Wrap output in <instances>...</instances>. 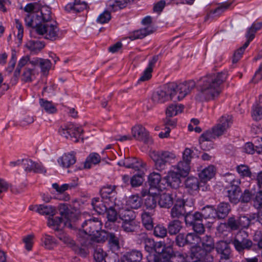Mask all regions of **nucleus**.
Here are the masks:
<instances>
[{"mask_svg":"<svg viewBox=\"0 0 262 262\" xmlns=\"http://www.w3.org/2000/svg\"><path fill=\"white\" fill-rule=\"evenodd\" d=\"M194 80H190L179 84L170 82L155 92L152 100L155 103H162L169 100L174 102L181 101L195 86Z\"/></svg>","mask_w":262,"mask_h":262,"instance_id":"1","label":"nucleus"},{"mask_svg":"<svg viewBox=\"0 0 262 262\" xmlns=\"http://www.w3.org/2000/svg\"><path fill=\"white\" fill-rule=\"evenodd\" d=\"M226 72L207 74L199 81V92L195 96L200 101H209L218 98L222 92V84L227 78Z\"/></svg>","mask_w":262,"mask_h":262,"instance_id":"2","label":"nucleus"},{"mask_svg":"<svg viewBox=\"0 0 262 262\" xmlns=\"http://www.w3.org/2000/svg\"><path fill=\"white\" fill-rule=\"evenodd\" d=\"M202 247H193L191 248V256L194 257L203 258L206 262H212L213 257L211 252L214 249L213 238L210 235H206L201 238Z\"/></svg>","mask_w":262,"mask_h":262,"instance_id":"3","label":"nucleus"},{"mask_svg":"<svg viewBox=\"0 0 262 262\" xmlns=\"http://www.w3.org/2000/svg\"><path fill=\"white\" fill-rule=\"evenodd\" d=\"M51 8L47 6H41L37 11L32 12L27 15L25 18L27 26L32 27L36 30L38 27L41 26L44 20L49 18Z\"/></svg>","mask_w":262,"mask_h":262,"instance_id":"4","label":"nucleus"},{"mask_svg":"<svg viewBox=\"0 0 262 262\" xmlns=\"http://www.w3.org/2000/svg\"><path fill=\"white\" fill-rule=\"evenodd\" d=\"M224 180L230 186L227 191V196L229 201L233 204H237L239 202L241 189L239 185L241 183V179L236 178L232 173H227L225 175Z\"/></svg>","mask_w":262,"mask_h":262,"instance_id":"5","label":"nucleus"},{"mask_svg":"<svg viewBox=\"0 0 262 262\" xmlns=\"http://www.w3.org/2000/svg\"><path fill=\"white\" fill-rule=\"evenodd\" d=\"M36 32L39 35H45V38L51 40H55L59 38V28L57 23L52 18L51 13L49 14V18L44 20L41 26L38 27Z\"/></svg>","mask_w":262,"mask_h":262,"instance_id":"6","label":"nucleus"},{"mask_svg":"<svg viewBox=\"0 0 262 262\" xmlns=\"http://www.w3.org/2000/svg\"><path fill=\"white\" fill-rule=\"evenodd\" d=\"M229 244L233 245L235 250L239 254L244 253L245 250H250L253 242L249 238L247 232L239 230L235 236L229 241Z\"/></svg>","mask_w":262,"mask_h":262,"instance_id":"7","label":"nucleus"},{"mask_svg":"<svg viewBox=\"0 0 262 262\" xmlns=\"http://www.w3.org/2000/svg\"><path fill=\"white\" fill-rule=\"evenodd\" d=\"M120 218L122 221L121 227L127 233H133L139 229L138 223L136 221L135 212L132 210L122 209L120 212Z\"/></svg>","mask_w":262,"mask_h":262,"instance_id":"8","label":"nucleus"},{"mask_svg":"<svg viewBox=\"0 0 262 262\" xmlns=\"http://www.w3.org/2000/svg\"><path fill=\"white\" fill-rule=\"evenodd\" d=\"M150 157L155 162L156 169L160 171L165 169L167 164L176 157L173 152L164 150L152 151Z\"/></svg>","mask_w":262,"mask_h":262,"instance_id":"9","label":"nucleus"},{"mask_svg":"<svg viewBox=\"0 0 262 262\" xmlns=\"http://www.w3.org/2000/svg\"><path fill=\"white\" fill-rule=\"evenodd\" d=\"M60 213L61 217L53 216L49 217L48 220V225L49 227L53 228L55 231H58L60 230L59 227L60 224L63 222V218L67 220L66 222L64 223L65 226H68L69 228L72 227V225L70 223H68V221H71V217L72 216V213L69 209L67 205L63 204L61 205L60 208Z\"/></svg>","mask_w":262,"mask_h":262,"instance_id":"10","label":"nucleus"},{"mask_svg":"<svg viewBox=\"0 0 262 262\" xmlns=\"http://www.w3.org/2000/svg\"><path fill=\"white\" fill-rule=\"evenodd\" d=\"M203 218L201 212L198 211L194 213L189 212L185 216V222L187 226L192 227L195 232L202 234L205 231V227L202 223Z\"/></svg>","mask_w":262,"mask_h":262,"instance_id":"11","label":"nucleus"},{"mask_svg":"<svg viewBox=\"0 0 262 262\" xmlns=\"http://www.w3.org/2000/svg\"><path fill=\"white\" fill-rule=\"evenodd\" d=\"M102 228V223L96 218L90 219L85 221L81 225V231L88 235L93 237H98Z\"/></svg>","mask_w":262,"mask_h":262,"instance_id":"12","label":"nucleus"},{"mask_svg":"<svg viewBox=\"0 0 262 262\" xmlns=\"http://www.w3.org/2000/svg\"><path fill=\"white\" fill-rule=\"evenodd\" d=\"M82 129L81 127H76L73 124L68 123L60 126L59 128V134L66 138H75V142L78 141V138H79Z\"/></svg>","mask_w":262,"mask_h":262,"instance_id":"13","label":"nucleus"},{"mask_svg":"<svg viewBox=\"0 0 262 262\" xmlns=\"http://www.w3.org/2000/svg\"><path fill=\"white\" fill-rule=\"evenodd\" d=\"M229 244V243L223 241L217 243L215 249L217 253L220 255L219 262H232V255Z\"/></svg>","mask_w":262,"mask_h":262,"instance_id":"14","label":"nucleus"},{"mask_svg":"<svg viewBox=\"0 0 262 262\" xmlns=\"http://www.w3.org/2000/svg\"><path fill=\"white\" fill-rule=\"evenodd\" d=\"M103 241H107L108 246L112 252H118L120 249V245L118 236L114 233L105 231H101L99 234Z\"/></svg>","mask_w":262,"mask_h":262,"instance_id":"15","label":"nucleus"},{"mask_svg":"<svg viewBox=\"0 0 262 262\" xmlns=\"http://www.w3.org/2000/svg\"><path fill=\"white\" fill-rule=\"evenodd\" d=\"M132 133L133 137L138 141L147 144L152 142L148 132L141 125H137L133 127Z\"/></svg>","mask_w":262,"mask_h":262,"instance_id":"16","label":"nucleus"},{"mask_svg":"<svg viewBox=\"0 0 262 262\" xmlns=\"http://www.w3.org/2000/svg\"><path fill=\"white\" fill-rule=\"evenodd\" d=\"M188 213L185 208V202L183 199L177 198L176 203L170 210V216L172 219H180Z\"/></svg>","mask_w":262,"mask_h":262,"instance_id":"17","label":"nucleus"},{"mask_svg":"<svg viewBox=\"0 0 262 262\" xmlns=\"http://www.w3.org/2000/svg\"><path fill=\"white\" fill-rule=\"evenodd\" d=\"M177 191L171 193H163L159 196L158 205L161 208L169 209L173 205L174 200H176Z\"/></svg>","mask_w":262,"mask_h":262,"instance_id":"18","label":"nucleus"},{"mask_svg":"<svg viewBox=\"0 0 262 262\" xmlns=\"http://www.w3.org/2000/svg\"><path fill=\"white\" fill-rule=\"evenodd\" d=\"M23 167L27 172L45 173L46 170L43 165L30 159H23Z\"/></svg>","mask_w":262,"mask_h":262,"instance_id":"19","label":"nucleus"},{"mask_svg":"<svg viewBox=\"0 0 262 262\" xmlns=\"http://www.w3.org/2000/svg\"><path fill=\"white\" fill-rule=\"evenodd\" d=\"M183 177L178 172L173 169L169 172L168 175L163 179L165 183L171 188L177 189L181 183V178Z\"/></svg>","mask_w":262,"mask_h":262,"instance_id":"20","label":"nucleus"},{"mask_svg":"<svg viewBox=\"0 0 262 262\" xmlns=\"http://www.w3.org/2000/svg\"><path fill=\"white\" fill-rule=\"evenodd\" d=\"M161 179V175L156 172L150 173L148 177V182L151 188L155 189L156 191H162L165 188L164 181Z\"/></svg>","mask_w":262,"mask_h":262,"instance_id":"21","label":"nucleus"},{"mask_svg":"<svg viewBox=\"0 0 262 262\" xmlns=\"http://www.w3.org/2000/svg\"><path fill=\"white\" fill-rule=\"evenodd\" d=\"M143 254L140 250H132L125 253L121 257V262H140Z\"/></svg>","mask_w":262,"mask_h":262,"instance_id":"22","label":"nucleus"},{"mask_svg":"<svg viewBox=\"0 0 262 262\" xmlns=\"http://www.w3.org/2000/svg\"><path fill=\"white\" fill-rule=\"evenodd\" d=\"M161 251V254L148 253L146 258L148 262H169L170 258L171 255V252L169 251L167 255L165 256L164 248Z\"/></svg>","mask_w":262,"mask_h":262,"instance_id":"23","label":"nucleus"},{"mask_svg":"<svg viewBox=\"0 0 262 262\" xmlns=\"http://www.w3.org/2000/svg\"><path fill=\"white\" fill-rule=\"evenodd\" d=\"M216 168L213 165H210L202 169L199 173V177L202 182H206L211 179L215 175Z\"/></svg>","mask_w":262,"mask_h":262,"instance_id":"24","label":"nucleus"},{"mask_svg":"<svg viewBox=\"0 0 262 262\" xmlns=\"http://www.w3.org/2000/svg\"><path fill=\"white\" fill-rule=\"evenodd\" d=\"M134 0H110L107 2L108 9L111 11H117L122 9Z\"/></svg>","mask_w":262,"mask_h":262,"instance_id":"25","label":"nucleus"},{"mask_svg":"<svg viewBox=\"0 0 262 262\" xmlns=\"http://www.w3.org/2000/svg\"><path fill=\"white\" fill-rule=\"evenodd\" d=\"M218 219H225L231 211V207L228 203L221 202L215 208Z\"/></svg>","mask_w":262,"mask_h":262,"instance_id":"26","label":"nucleus"},{"mask_svg":"<svg viewBox=\"0 0 262 262\" xmlns=\"http://www.w3.org/2000/svg\"><path fill=\"white\" fill-rule=\"evenodd\" d=\"M152 28L151 27H147L143 29H139L133 32L129 36L131 40L142 39L153 32Z\"/></svg>","mask_w":262,"mask_h":262,"instance_id":"27","label":"nucleus"},{"mask_svg":"<svg viewBox=\"0 0 262 262\" xmlns=\"http://www.w3.org/2000/svg\"><path fill=\"white\" fill-rule=\"evenodd\" d=\"M45 46L43 41L38 40H28L25 45L26 47L33 54L39 52L45 47Z\"/></svg>","mask_w":262,"mask_h":262,"instance_id":"28","label":"nucleus"},{"mask_svg":"<svg viewBox=\"0 0 262 262\" xmlns=\"http://www.w3.org/2000/svg\"><path fill=\"white\" fill-rule=\"evenodd\" d=\"M58 163L63 167L68 168L74 164L76 161V157L72 154H65L58 159Z\"/></svg>","mask_w":262,"mask_h":262,"instance_id":"29","label":"nucleus"},{"mask_svg":"<svg viewBox=\"0 0 262 262\" xmlns=\"http://www.w3.org/2000/svg\"><path fill=\"white\" fill-rule=\"evenodd\" d=\"M190 162L185 160H181L173 166V169L178 172L184 177L187 176L190 169Z\"/></svg>","mask_w":262,"mask_h":262,"instance_id":"30","label":"nucleus"},{"mask_svg":"<svg viewBox=\"0 0 262 262\" xmlns=\"http://www.w3.org/2000/svg\"><path fill=\"white\" fill-rule=\"evenodd\" d=\"M36 212L41 215H49L53 216L57 213V210L54 206L51 205H40L38 206Z\"/></svg>","mask_w":262,"mask_h":262,"instance_id":"31","label":"nucleus"},{"mask_svg":"<svg viewBox=\"0 0 262 262\" xmlns=\"http://www.w3.org/2000/svg\"><path fill=\"white\" fill-rule=\"evenodd\" d=\"M185 184L190 193H193L199 189V181L196 177H189L186 180Z\"/></svg>","mask_w":262,"mask_h":262,"instance_id":"32","label":"nucleus"},{"mask_svg":"<svg viewBox=\"0 0 262 262\" xmlns=\"http://www.w3.org/2000/svg\"><path fill=\"white\" fill-rule=\"evenodd\" d=\"M236 171L242 178L251 179L252 173L249 166L246 164H240L237 165L235 168Z\"/></svg>","mask_w":262,"mask_h":262,"instance_id":"33","label":"nucleus"},{"mask_svg":"<svg viewBox=\"0 0 262 262\" xmlns=\"http://www.w3.org/2000/svg\"><path fill=\"white\" fill-rule=\"evenodd\" d=\"M127 160V168H132L136 171L141 170L142 168L144 167L145 163L141 159H138L136 158H126Z\"/></svg>","mask_w":262,"mask_h":262,"instance_id":"34","label":"nucleus"},{"mask_svg":"<svg viewBox=\"0 0 262 262\" xmlns=\"http://www.w3.org/2000/svg\"><path fill=\"white\" fill-rule=\"evenodd\" d=\"M238 223V219L236 220L234 217H230L227 223H222L219 226L217 230H220L221 228L229 227L231 230H236L240 228Z\"/></svg>","mask_w":262,"mask_h":262,"instance_id":"35","label":"nucleus"},{"mask_svg":"<svg viewBox=\"0 0 262 262\" xmlns=\"http://www.w3.org/2000/svg\"><path fill=\"white\" fill-rule=\"evenodd\" d=\"M252 116L255 120H259L262 118V95L258 98V103L253 105Z\"/></svg>","mask_w":262,"mask_h":262,"instance_id":"36","label":"nucleus"},{"mask_svg":"<svg viewBox=\"0 0 262 262\" xmlns=\"http://www.w3.org/2000/svg\"><path fill=\"white\" fill-rule=\"evenodd\" d=\"M92 205L95 211L100 214H104L107 210L102 198H94L92 201Z\"/></svg>","mask_w":262,"mask_h":262,"instance_id":"37","label":"nucleus"},{"mask_svg":"<svg viewBox=\"0 0 262 262\" xmlns=\"http://www.w3.org/2000/svg\"><path fill=\"white\" fill-rule=\"evenodd\" d=\"M39 102L41 107L46 113L48 114H54L56 113L57 108L52 101L40 98Z\"/></svg>","mask_w":262,"mask_h":262,"instance_id":"38","label":"nucleus"},{"mask_svg":"<svg viewBox=\"0 0 262 262\" xmlns=\"http://www.w3.org/2000/svg\"><path fill=\"white\" fill-rule=\"evenodd\" d=\"M182 228V223L178 220L170 222L168 225L167 230L170 235H176Z\"/></svg>","mask_w":262,"mask_h":262,"instance_id":"39","label":"nucleus"},{"mask_svg":"<svg viewBox=\"0 0 262 262\" xmlns=\"http://www.w3.org/2000/svg\"><path fill=\"white\" fill-rule=\"evenodd\" d=\"M201 214L205 219L217 217L216 209L212 205H206L203 207Z\"/></svg>","mask_w":262,"mask_h":262,"instance_id":"40","label":"nucleus"},{"mask_svg":"<svg viewBox=\"0 0 262 262\" xmlns=\"http://www.w3.org/2000/svg\"><path fill=\"white\" fill-rule=\"evenodd\" d=\"M101 158L99 155L96 152H93L89 155L86 159L84 164V168H90L92 164L96 165L100 161Z\"/></svg>","mask_w":262,"mask_h":262,"instance_id":"41","label":"nucleus"},{"mask_svg":"<svg viewBox=\"0 0 262 262\" xmlns=\"http://www.w3.org/2000/svg\"><path fill=\"white\" fill-rule=\"evenodd\" d=\"M141 219L143 225L147 230H150L153 228V221L151 213L143 212L141 214Z\"/></svg>","mask_w":262,"mask_h":262,"instance_id":"42","label":"nucleus"},{"mask_svg":"<svg viewBox=\"0 0 262 262\" xmlns=\"http://www.w3.org/2000/svg\"><path fill=\"white\" fill-rule=\"evenodd\" d=\"M141 199L138 195H132L126 201L127 206L132 209H137L141 207Z\"/></svg>","mask_w":262,"mask_h":262,"instance_id":"43","label":"nucleus"},{"mask_svg":"<svg viewBox=\"0 0 262 262\" xmlns=\"http://www.w3.org/2000/svg\"><path fill=\"white\" fill-rule=\"evenodd\" d=\"M198 234L195 232L194 233H188L187 234V245H193L191 248L193 247H197L196 245L201 243V237Z\"/></svg>","mask_w":262,"mask_h":262,"instance_id":"44","label":"nucleus"},{"mask_svg":"<svg viewBox=\"0 0 262 262\" xmlns=\"http://www.w3.org/2000/svg\"><path fill=\"white\" fill-rule=\"evenodd\" d=\"M94 249L93 257L96 262H102L104 260L106 254L103 249L99 246H93Z\"/></svg>","mask_w":262,"mask_h":262,"instance_id":"45","label":"nucleus"},{"mask_svg":"<svg viewBox=\"0 0 262 262\" xmlns=\"http://www.w3.org/2000/svg\"><path fill=\"white\" fill-rule=\"evenodd\" d=\"M232 123V118L231 116L225 115L222 116L219 120L218 123H217L219 125L223 127L226 130H227L228 128L230 127Z\"/></svg>","mask_w":262,"mask_h":262,"instance_id":"46","label":"nucleus"},{"mask_svg":"<svg viewBox=\"0 0 262 262\" xmlns=\"http://www.w3.org/2000/svg\"><path fill=\"white\" fill-rule=\"evenodd\" d=\"M101 197H115L117 192L115 190V186L107 185L104 186L100 190Z\"/></svg>","mask_w":262,"mask_h":262,"instance_id":"47","label":"nucleus"},{"mask_svg":"<svg viewBox=\"0 0 262 262\" xmlns=\"http://www.w3.org/2000/svg\"><path fill=\"white\" fill-rule=\"evenodd\" d=\"M183 108V106L178 105L177 104H171L167 108V117H171L177 115L178 113H181Z\"/></svg>","mask_w":262,"mask_h":262,"instance_id":"48","label":"nucleus"},{"mask_svg":"<svg viewBox=\"0 0 262 262\" xmlns=\"http://www.w3.org/2000/svg\"><path fill=\"white\" fill-rule=\"evenodd\" d=\"M57 237L61 241H62L66 244L69 245L70 247H71L73 244L74 243V241L68 235L64 233L61 230L57 231L56 233Z\"/></svg>","mask_w":262,"mask_h":262,"instance_id":"49","label":"nucleus"},{"mask_svg":"<svg viewBox=\"0 0 262 262\" xmlns=\"http://www.w3.org/2000/svg\"><path fill=\"white\" fill-rule=\"evenodd\" d=\"M71 248L75 253L81 257H85L89 253L88 249L86 247L78 246L75 242Z\"/></svg>","mask_w":262,"mask_h":262,"instance_id":"50","label":"nucleus"},{"mask_svg":"<svg viewBox=\"0 0 262 262\" xmlns=\"http://www.w3.org/2000/svg\"><path fill=\"white\" fill-rule=\"evenodd\" d=\"M167 233V229L161 225H157L154 229V235L158 237L163 238Z\"/></svg>","mask_w":262,"mask_h":262,"instance_id":"51","label":"nucleus"},{"mask_svg":"<svg viewBox=\"0 0 262 262\" xmlns=\"http://www.w3.org/2000/svg\"><path fill=\"white\" fill-rule=\"evenodd\" d=\"M216 138L212 130H208L202 134L200 138V143L201 146H203V142L205 141H211Z\"/></svg>","mask_w":262,"mask_h":262,"instance_id":"52","label":"nucleus"},{"mask_svg":"<svg viewBox=\"0 0 262 262\" xmlns=\"http://www.w3.org/2000/svg\"><path fill=\"white\" fill-rule=\"evenodd\" d=\"M42 241L46 249H51L55 245L56 243L54 238L47 234H45L42 238Z\"/></svg>","mask_w":262,"mask_h":262,"instance_id":"53","label":"nucleus"},{"mask_svg":"<svg viewBox=\"0 0 262 262\" xmlns=\"http://www.w3.org/2000/svg\"><path fill=\"white\" fill-rule=\"evenodd\" d=\"M156 195L148 196L145 201V205L147 209L153 210L157 206Z\"/></svg>","mask_w":262,"mask_h":262,"instance_id":"54","label":"nucleus"},{"mask_svg":"<svg viewBox=\"0 0 262 262\" xmlns=\"http://www.w3.org/2000/svg\"><path fill=\"white\" fill-rule=\"evenodd\" d=\"M248 46V42H245L243 47L239 48L235 52L232 59L233 63H236L239 60L245 49Z\"/></svg>","mask_w":262,"mask_h":262,"instance_id":"55","label":"nucleus"},{"mask_svg":"<svg viewBox=\"0 0 262 262\" xmlns=\"http://www.w3.org/2000/svg\"><path fill=\"white\" fill-rule=\"evenodd\" d=\"M111 19V15L108 11H104L97 18L98 23L103 24L107 23Z\"/></svg>","mask_w":262,"mask_h":262,"instance_id":"56","label":"nucleus"},{"mask_svg":"<svg viewBox=\"0 0 262 262\" xmlns=\"http://www.w3.org/2000/svg\"><path fill=\"white\" fill-rule=\"evenodd\" d=\"M238 221L240 228H247L251 223V216L248 215H241L238 217Z\"/></svg>","mask_w":262,"mask_h":262,"instance_id":"57","label":"nucleus"},{"mask_svg":"<svg viewBox=\"0 0 262 262\" xmlns=\"http://www.w3.org/2000/svg\"><path fill=\"white\" fill-rule=\"evenodd\" d=\"M74 4V12H80L86 9L88 6L87 4L84 2H81L80 0H75Z\"/></svg>","mask_w":262,"mask_h":262,"instance_id":"58","label":"nucleus"},{"mask_svg":"<svg viewBox=\"0 0 262 262\" xmlns=\"http://www.w3.org/2000/svg\"><path fill=\"white\" fill-rule=\"evenodd\" d=\"M187 234L184 233H179L176 237L175 241L177 245L179 247H184L187 245L186 242Z\"/></svg>","mask_w":262,"mask_h":262,"instance_id":"59","label":"nucleus"},{"mask_svg":"<svg viewBox=\"0 0 262 262\" xmlns=\"http://www.w3.org/2000/svg\"><path fill=\"white\" fill-rule=\"evenodd\" d=\"M251 192L248 189H245L243 193L240 194L239 202L248 203L251 200Z\"/></svg>","mask_w":262,"mask_h":262,"instance_id":"60","label":"nucleus"},{"mask_svg":"<svg viewBox=\"0 0 262 262\" xmlns=\"http://www.w3.org/2000/svg\"><path fill=\"white\" fill-rule=\"evenodd\" d=\"M42 72L45 73L49 71L51 67V62L50 60L47 59H42L40 61L39 65Z\"/></svg>","mask_w":262,"mask_h":262,"instance_id":"61","label":"nucleus"},{"mask_svg":"<svg viewBox=\"0 0 262 262\" xmlns=\"http://www.w3.org/2000/svg\"><path fill=\"white\" fill-rule=\"evenodd\" d=\"M101 198L103 200L104 204L106 206V210L108 209V208L114 207L115 204V197H111V196H108L107 197H101Z\"/></svg>","mask_w":262,"mask_h":262,"instance_id":"62","label":"nucleus"},{"mask_svg":"<svg viewBox=\"0 0 262 262\" xmlns=\"http://www.w3.org/2000/svg\"><path fill=\"white\" fill-rule=\"evenodd\" d=\"M105 262H119V257L118 252H112L105 256L104 259Z\"/></svg>","mask_w":262,"mask_h":262,"instance_id":"63","label":"nucleus"},{"mask_svg":"<svg viewBox=\"0 0 262 262\" xmlns=\"http://www.w3.org/2000/svg\"><path fill=\"white\" fill-rule=\"evenodd\" d=\"M254 206L257 209L262 208V191L257 193L254 200Z\"/></svg>","mask_w":262,"mask_h":262,"instance_id":"64","label":"nucleus"}]
</instances>
